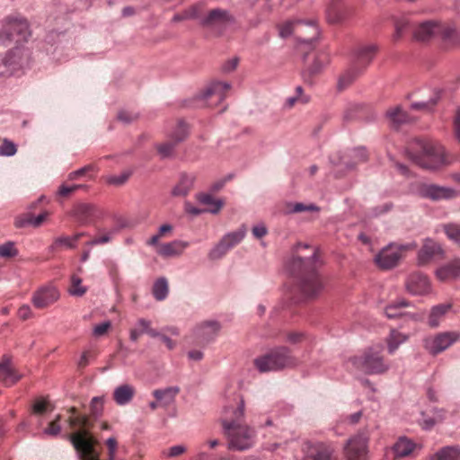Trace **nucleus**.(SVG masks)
Returning <instances> with one entry per match:
<instances>
[{
	"label": "nucleus",
	"instance_id": "393cba45",
	"mask_svg": "<svg viewBox=\"0 0 460 460\" xmlns=\"http://www.w3.org/2000/svg\"><path fill=\"white\" fill-rule=\"evenodd\" d=\"M440 30V23L433 21L424 22L415 30L414 37L418 40L426 41L437 35Z\"/></svg>",
	"mask_w": 460,
	"mask_h": 460
},
{
	"label": "nucleus",
	"instance_id": "e2e57ef3",
	"mask_svg": "<svg viewBox=\"0 0 460 460\" xmlns=\"http://www.w3.org/2000/svg\"><path fill=\"white\" fill-rule=\"evenodd\" d=\"M61 420V416L58 415L54 420H52L49 426L45 429L44 432L47 435L57 436L60 432V425L59 421Z\"/></svg>",
	"mask_w": 460,
	"mask_h": 460
},
{
	"label": "nucleus",
	"instance_id": "6e6d98bb",
	"mask_svg": "<svg viewBox=\"0 0 460 460\" xmlns=\"http://www.w3.org/2000/svg\"><path fill=\"white\" fill-rule=\"evenodd\" d=\"M395 31L393 35V39L394 40H399L404 31L408 29V26H409V21L406 19V18H402V19H399L395 22Z\"/></svg>",
	"mask_w": 460,
	"mask_h": 460
},
{
	"label": "nucleus",
	"instance_id": "c03bdc74",
	"mask_svg": "<svg viewBox=\"0 0 460 460\" xmlns=\"http://www.w3.org/2000/svg\"><path fill=\"white\" fill-rule=\"evenodd\" d=\"M153 294L156 300H164L168 295V283L164 278L158 279L153 287Z\"/></svg>",
	"mask_w": 460,
	"mask_h": 460
},
{
	"label": "nucleus",
	"instance_id": "c85d7f7f",
	"mask_svg": "<svg viewBox=\"0 0 460 460\" xmlns=\"http://www.w3.org/2000/svg\"><path fill=\"white\" fill-rule=\"evenodd\" d=\"M194 180L195 177L191 174H181L179 181L172 190V195L174 197L187 196L193 187Z\"/></svg>",
	"mask_w": 460,
	"mask_h": 460
},
{
	"label": "nucleus",
	"instance_id": "052dcab7",
	"mask_svg": "<svg viewBox=\"0 0 460 460\" xmlns=\"http://www.w3.org/2000/svg\"><path fill=\"white\" fill-rule=\"evenodd\" d=\"M131 173H132L131 171H124L118 176L113 175V176L109 177L108 182L110 184L117 185V186L122 185L128 180Z\"/></svg>",
	"mask_w": 460,
	"mask_h": 460
},
{
	"label": "nucleus",
	"instance_id": "6ab92c4d",
	"mask_svg": "<svg viewBox=\"0 0 460 460\" xmlns=\"http://www.w3.org/2000/svg\"><path fill=\"white\" fill-rule=\"evenodd\" d=\"M329 56L325 52H319L314 56V61L303 72L305 83L313 84L314 76L318 75L329 63Z\"/></svg>",
	"mask_w": 460,
	"mask_h": 460
},
{
	"label": "nucleus",
	"instance_id": "864d4df0",
	"mask_svg": "<svg viewBox=\"0 0 460 460\" xmlns=\"http://www.w3.org/2000/svg\"><path fill=\"white\" fill-rule=\"evenodd\" d=\"M187 135H188L187 125L184 122L181 121V122H179L177 128L172 134L170 139H172V141L175 142V144L178 145L180 142L183 141L187 137Z\"/></svg>",
	"mask_w": 460,
	"mask_h": 460
},
{
	"label": "nucleus",
	"instance_id": "f8f14e48",
	"mask_svg": "<svg viewBox=\"0 0 460 460\" xmlns=\"http://www.w3.org/2000/svg\"><path fill=\"white\" fill-rule=\"evenodd\" d=\"M459 339L460 334L456 332H444L427 337L423 341V346L430 354L437 355L448 349Z\"/></svg>",
	"mask_w": 460,
	"mask_h": 460
},
{
	"label": "nucleus",
	"instance_id": "49530a36",
	"mask_svg": "<svg viewBox=\"0 0 460 460\" xmlns=\"http://www.w3.org/2000/svg\"><path fill=\"white\" fill-rule=\"evenodd\" d=\"M88 234L86 232H81L75 234L74 236H60L55 240L54 245H65L67 248H75V242H77L81 237L86 236Z\"/></svg>",
	"mask_w": 460,
	"mask_h": 460
},
{
	"label": "nucleus",
	"instance_id": "8fccbe9b",
	"mask_svg": "<svg viewBox=\"0 0 460 460\" xmlns=\"http://www.w3.org/2000/svg\"><path fill=\"white\" fill-rule=\"evenodd\" d=\"M229 251L226 244L222 240L209 252L208 258L212 261L219 260L223 258Z\"/></svg>",
	"mask_w": 460,
	"mask_h": 460
},
{
	"label": "nucleus",
	"instance_id": "e433bc0d",
	"mask_svg": "<svg viewBox=\"0 0 460 460\" xmlns=\"http://www.w3.org/2000/svg\"><path fill=\"white\" fill-rule=\"evenodd\" d=\"M409 336L397 330H392L386 339L387 349L390 354H394L399 346L408 340Z\"/></svg>",
	"mask_w": 460,
	"mask_h": 460
},
{
	"label": "nucleus",
	"instance_id": "f704fd0d",
	"mask_svg": "<svg viewBox=\"0 0 460 460\" xmlns=\"http://www.w3.org/2000/svg\"><path fill=\"white\" fill-rule=\"evenodd\" d=\"M429 460H460V447H445L432 455Z\"/></svg>",
	"mask_w": 460,
	"mask_h": 460
},
{
	"label": "nucleus",
	"instance_id": "473e14b6",
	"mask_svg": "<svg viewBox=\"0 0 460 460\" xmlns=\"http://www.w3.org/2000/svg\"><path fill=\"white\" fill-rule=\"evenodd\" d=\"M179 391L178 387L157 389L153 392V395L160 402L161 407H167L174 402Z\"/></svg>",
	"mask_w": 460,
	"mask_h": 460
},
{
	"label": "nucleus",
	"instance_id": "79ce46f5",
	"mask_svg": "<svg viewBox=\"0 0 460 460\" xmlns=\"http://www.w3.org/2000/svg\"><path fill=\"white\" fill-rule=\"evenodd\" d=\"M285 211L288 214L301 213V212H319L320 211V208L317 207L314 204H304V203H300V202H296V203L289 202V203H287Z\"/></svg>",
	"mask_w": 460,
	"mask_h": 460
},
{
	"label": "nucleus",
	"instance_id": "680f3d73",
	"mask_svg": "<svg viewBox=\"0 0 460 460\" xmlns=\"http://www.w3.org/2000/svg\"><path fill=\"white\" fill-rule=\"evenodd\" d=\"M33 219L34 216L31 213L22 214L15 219V226L17 227L33 226Z\"/></svg>",
	"mask_w": 460,
	"mask_h": 460
},
{
	"label": "nucleus",
	"instance_id": "b1692460",
	"mask_svg": "<svg viewBox=\"0 0 460 460\" xmlns=\"http://www.w3.org/2000/svg\"><path fill=\"white\" fill-rule=\"evenodd\" d=\"M452 303L439 304L431 307L428 324L430 328H437L445 320L447 314L452 309Z\"/></svg>",
	"mask_w": 460,
	"mask_h": 460
},
{
	"label": "nucleus",
	"instance_id": "13d9d810",
	"mask_svg": "<svg viewBox=\"0 0 460 460\" xmlns=\"http://www.w3.org/2000/svg\"><path fill=\"white\" fill-rule=\"evenodd\" d=\"M17 250L14 247V243L8 242L0 245V257L3 258H13L17 254Z\"/></svg>",
	"mask_w": 460,
	"mask_h": 460
},
{
	"label": "nucleus",
	"instance_id": "c756f323",
	"mask_svg": "<svg viewBox=\"0 0 460 460\" xmlns=\"http://www.w3.org/2000/svg\"><path fill=\"white\" fill-rule=\"evenodd\" d=\"M386 117L392 127L399 128L403 124H407L411 121V117L403 111L400 106L391 108L386 111Z\"/></svg>",
	"mask_w": 460,
	"mask_h": 460
},
{
	"label": "nucleus",
	"instance_id": "09e8293b",
	"mask_svg": "<svg viewBox=\"0 0 460 460\" xmlns=\"http://www.w3.org/2000/svg\"><path fill=\"white\" fill-rule=\"evenodd\" d=\"M86 291H87L86 287L82 285V279L79 277L73 275L71 277V285L69 287V293L72 296H82L83 295H84L86 293Z\"/></svg>",
	"mask_w": 460,
	"mask_h": 460
},
{
	"label": "nucleus",
	"instance_id": "bf43d9fd",
	"mask_svg": "<svg viewBox=\"0 0 460 460\" xmlns=\"http://www.w3.org/2000/svg\"><path fill=\"white\" fill-rule=\"evenodd\" d=\"M84 188H86V186L81 184H74L71 186L62 184L58 189V194L61 197L66 198L69 197L75 190Z\"/></svg>",
	"mask_w": 460,
	"mask_h": 460
},
{
	"label": "nucleus",
	"instance_id": "0e129e2a",
	"mask_svg": "<svg viewBox=\"0 0 460 460\" xmlns=\"http://www.w3.org/2000/svg\"><path fill=\"white\" fill-rule=\"evenodd\" d=\"M305 334L300 332H289L286 334V341L291 344H296L304 341Z\"/></svg>",
	"mask_w": 460,
	"mask_h": 460
},
{
	"label": "nucleus",
	"instance_id": "a211bd4d",
	"mask_svg": "<svg viewBox=\"0 0 460 460\" xmlns=\"http://www.w3.org/2000/svg\"><path fill=\"white\" fill-rule=\"evenodd\" d=\"M22 378L15 370L9 357L4 356L0 361V382L5 386H12Z\"/></svg>",
	"mask_w": 460,
	"mask_h": 460
},
{
	"label": "nucleus",
	"instance_id": "a19ab883",
	"mask_svg": "<svg viewBox=\"0 0 460 460\" xmlns=\"http://www.w3.org/2000/svg\"><path fill=\"white\" fill-rule=\"evenodd\" d=\"M246 234V228L244 226H242L239 229L234 232H231L226 234L221 239L222 242L226 244L229 250L236 246L238 243L242 242Z\"/></svg>",
	"mask_w": 460,
	"mask_h": 460
},
{
	"label": "nucleus",
	"instance_id": "2f4dec72",
	"mask_svg": "<svg viewBox=\"0 0 460 460\" xmlns=\"http://www.w3.org/2000/svg\"><path fill=\"white\" fill-rule=\"evenodd\" d=\"M136 390L130 385H122L118 386L113 392V399L119 405H125L131 402Z\"/></svg>",
	"mask_w": 460,
	"mask_h": 460
},
{
	"label": "nucleus",
	"instance_id": "a18cd8bd",
	"mask_svg": "<svg viewBox=\"0 0 460 460\" xmlns=\"http://www.w3.org/2000/svg\"><path fill=\"white\" fill-rule=\"evenodd\" d=\"M438 34H440L444 40L448 41L452 45H456L459 42L458 34L452 26L441 24V30L438 31Z\"/></svg>",
	"mask_w": 460,
	"mask_h": 460
},
{
	"label": "nucleus",
	"instance_id": "bb28decb",
	"mask_svg": "<svg viewBox=\"0 0 460 460\" xmlns=\"http://www.w3.org/2000/svg\"><path fill=\"white\" fill-rule=\"evenodd\" d=\"M231 85L227 83L214 82L206 90L204 98L209 100L216 98L217 102H221L226 96V93L230 90Z\"/></svg>",
	"mask_w": 460,
	"mask_h": 460
},
{
	"label": "nucleus",
	"instance_id": "cd10ccee",
	"mask_svg": "<svg viewBox=\"0 0 460 460\" xmlns=\"http://www.w3.org/2000/svg\"><path fill=\"white\" fill-rule=\"evenodd\" d=\"M144 333L153 338H156L159 335V332L151 327L150 321L140 318L137 320V327L130 330V340L132 341H137Z\"/></svg>",
	"mask_w": 460,
	"mask_h": 460
},
{
	"label": "nucleus",
	"instance_id": "f03ea898",
	"mask_svg": "<svg viewBox=\"0 0 460 460\" xmlns=\"http://www.w3.org/2000/svg\"><path fill=\"white\" fill-rule=\"evenodd\" d=\"M308 248L306 244H298L287 262V269L303 296L314 297L323 289V282L314 266L317 258L316 251L312 249V254L305 258L298 253L299 249Z\"/></svg>",
	"mask_w": 460,
	"mask_h": 460
},
{
	"label": "nucleus",
	"instance_id": "4c0bfd02",
	"mask_svg": "<svg viewBox=\"0 0 460 460\" xmlns=\"http://www.w3.org/2000/svg\"><path fill=\"white\" fill-rule=\"evenodd\" d=\"M361 70L359 68L356 67L353 65V67L349 68V70L345 71L338 80L337 87L340 91L345 90L347 87H349L359 75Z\"/></svg>",
	"mask_w": 460,
	"mask_h": 460
},
{
	"label": "nucleus",
	"instance_id": "dca6fc26",
	"mask_svg": "<svg viewBox=\"0 0 460 460\" xmlns=\"http://www.w3.org/2000/svg\"><path fill=\"white\" fill-rule=\"evenodd\" d=\"M406 288L411 294L426 295L429 293L431 285L426 275L421 272H413L407 279Z\"/></svg>",
	"mask_w": 460,
	"mask_h": 460
},
{
	"label": "nucleus",
	"instance_id": "a878e982",
	"mask_svg": "<svg viewBox=\"0 0 460 460\" xmlns=\"http://www.w3.org/2000/svg\"><path fill=\"white\" fill-rule=\"evenodd\" d=\"M189 246L188 242L174 240L157 246L156 252L163 257L178 256Z\"/></svg>",
	"mask_w": 460,
	"mask_h": 460
},
{
	"label": "nucleus",
	"instance_id": "39448f33",
	"mask_svg": "<svg viewBox=\"0 0 460 460\" xmlns=\"http://www.w3.org/2000/svg\"><path fill=\"white\" fill-rule=\"evenodd\" d=\"M254 366L260 372L279 371L296 365V359L287 347L275 348L254 359Z\"/></svg>",
	"mask_w": 460,
	"mask_h": 460
},
{
	"label": "nucleus",
	"instance_id": "5701e85b",
	"mask_svg": "<svg viewBox=\"0 0 460 460\" xmlns=\"http://www.w3.org/2000/svg\"><path fill=\"white\" fill-rule=\"evenodd\" d=\"M441 252V247L431 239H426L418 252V264L426 265L432 258Z\"/></svg>",
	"mask_w": 460,
	"mask_h": 460
},
{
	"label": "nucleus",
	"instance_id": "774afa93",
	"mask_svg": "<svg viewBox=\"0 0 460 460\" xmlns=\"http://www.w3.org/2000/svg\"><path fill=\"white\" fill-rule=\"evenodd\" d=\"M106 446L108 447V456L109 460L115 459V454L118 447V443L115 438H110L106 441Z\"/></svg>",
	"mask_w": 460,
	"mask_h": 460
},
{
	"label": "nucleus",
	"instance_id": "2eb2a0df",
	"mask_svg": "<svg viewBox=\"0 0 460 460\" xmlns=\"http://www.w3.org/2000/svg\"><path fill=\"white\" fill-rule=\"evenodd\" d=\"M221 325L218 322L214 320H208L199 323L194 331V337L199 343H208L215 340L217 336Z\"/></svg>",
	"mask_w": 460,
	"mask_h": 460
},
{
	"label": "nucleus",
	"instance_id": "ddd939ff",
	"mask_svg": "<svg viewBox=\"0 0 460 460\" xmlns=\"http://www.w3.org/2000/svg\"><path fill=\"white\" fill-rule=\"evenodd\" d=\"M102 215V212L101 208L91 203H78L72 210V216L82 226L93 224L96 219L100 218Z\"/></svg>",
	"mask_w": 460,
	"mask_h": 460
},
{
	"label": "nucleus",
	"instance_id": "9d476101",
	"mask_svg": "<svg viewBox=\"0 0 460 460\" xmlns=\"http://www.w3.org/2000/svg\"><path fill=\"white\" fill-rule=\"evenodd\" d=\"M17 36L16 41L27 40L31 35L28 22L18 16L7 18L6 23L0 31V39L3 40H12Z\"/></svg>",
	"mask_w": 460,
	"mask_h": 460
},
{
	"label": "nucleus",
	"instance_id": "aec40b11",
	"mask_svg": "<svg viewBox=\"0 0 460 460\" xmlns=\"http://www.w3.org/2000/svg\"><path fill=\"white\" fill-rule=\"evenodd\" d=\"M234 21L233 16L226 10L216 8L208 12L207 15L201 19V25L207 27L226 25Z\"/></svg>",
	"mask_w": 460,
	"mask_h": 460
},
{
	"label": "nucleus",
	"instance_id": "412c9836",
	"mask_svg": "<svg viewBox=\"0 0 460 460\" xmlns=\"http://www.w3.org/2000/svg\"><path fill=\"white\" fill-rule=\"evenodd\" d=\"M204 4L201 3L194 4L186 9L182 10L175 13L172 19L174 22L188 21V20H197L199 21L201 24V19L204 18Z\"/></svg>",
	"mask_w": 460,
	"mask_h": 460
},
{
	"label": "nucleus",
	"instance_id": "4d7b16f0",
	"mask_svg": "<svg viewBox=\"0 0 460 460\" xmlns=\"http://www.w3.org/2000/svg\"><path fill=\"white\" fill-rule=\"evenodd\" d=\"M104 398L103 397H93L91 401L90 409L92 416L99 417L103 409Z\"/></svg>",
	"mask_w": 460,
	"mask_h": 460
},
{
	"label": "nucleus",
	"instance_id": "9b49d317",
	"mask_svg": "<svg viewBox=\"0 0 460 460\" xmlns=\"http://www.w3.org/2000/svg\"><path fill=\"white\" fill-rule=\"evenodd\" d=\"M302 460H337L335 449L332 444L306 441L302 447Z\"/></svg>",
	"mask_w": 460,
	"mask_h": 460
},
{
	"label": "nucleus",
	"instance_id": "1a4fd4ad",
	"mask_svg": "<svg viewBox=\"0 0 460 460\" xmlns=\"http://www.w3.org/2000/svg\"><path fill=\"white\" fill-rule=\"evenodd\" d=\"M369 434L367 431H360L350 438L345 447L344 453L347 460H367L368 454Z\"/></svg>",
	"mask_w": 460,
	"mask_h": 460
},
{
	"label": "nucleus",
	"instance_id": "20e7f679",
	"mask_svg": "<svg viewBox=\"0 0 460 460\" xmlns=\"http://www.w3.org/2000/svg\"><path fill=\"white\" fill-rule=\"evenodd\" d=\"M68 411L71 414L67 420L70 428L81 429L69 435V439L79 454L80 460H99V455L94 448L96 441L87 430L90 427L89 418L86 415H76L75 407H71Z\"/></svg>",
	"mask_w": 460,
	"mask_h": 460
},
{
	"label": "nucleus",
	"instance_id": "7ed1b4c3",
	"mask_svg": "<svg viewBox=\"0 0 460 460\" xmlns=\"http://www.w3.org/2000/svg\"><path fill=\"white\" fill-rule=\"evenodd\" d=\"M409 158L418 166L436 170L451 163L444 147L430 138H416L408 147Z\"/></svg>",
	"mask_w": 460,
	"mask_h": 460
},
{
	"label": "nucleus",
	"instance_id": "c9c22d12",
	"mask_svg": "<svg viewBox=\"0 0 460 460\" xmlns=\"http://www.w3.org/2000/svg\"><path fill=\"white\" fill-rule=\"evenodd\" d=\"M409 306V303L404 299H399L392 302L385 307V314L389 319H394L405 314L403 309Z\"/></svg>",
	"mask_w": 460,
	"mask_h": 460
},
{
	"label": "nucleus",
	"instance_id": "4468645a",
	"mask_svg": "<svg viewBox=\"0 0 460 460\" xmlns=\"http://www.w3.org/2000/svg\"><path fill=\"white\" fill-rule=\"evenodd\" d=\"M418 193L422 198L435 201L453 199L457 195V192L454 189L428 183L420 184Z\"/></svg>",
	"mask_w": 460,
	"mask_h": 460
},
{
	"label": "nucleus",
	"instance_id": "72a5a7b5",
	"mask_svg": "<svg viewBox=\"0 0 460 460\" xmlns=\"http://www.w3.org/2000/svg\"><path fill=\"white\" fill-rule=\"evenodd\" d=\"M197 199L203 205L208 206L204 211L213 214L218 213L224 206V201L215 199L212 195L207 193H199L197 195Z\"/></svg>",
	"mask_w": 460,
	"mask_h": 460
},
{
	"label": "nucleus",
	"instance_id": "69168bd1",
	"mask_svg": "<svg viewBox=\"0 0 460 460\" xmlns=\"http://www.w3.org/2000/svg\"><path fill=\"white\" fill-rule=\"evenodd\" d=\"M94 166L93 164H88L79 170L72 172L68 174V180L73 181L79 177L85 175L86 172L93 171Z\"/></svg>",
	"mask_w": 460,
	"mask_h": 460
},
{
	"label": "nucleus",
	"instance_id": "3c124183",
	"mask_svg": "<svg viewBox=\"0 0 460 460\" xmlns=\"http://www.w3.org/2000/svg\"><path fill=\"white\" fill-rule=\"evenodd\" d=\"M176 145L177 144H175L174 141L169 139L164 143L157 145L156 149L162 158H166L172 155L173 149L176 146Z\"/></svg>",
	"mask_w": 460,
	"mask_h": 460
},
{
	"label": "nucleus",
	"instance_id": "f257e3e1",
	"mask_svg": "<svg viewBox=\"0 0 460 460\" xmlns=\"http://www.w3.org/2000/svg\"><path fill=\"white\" fill-rule=\"evenodd\" d=\"M221 424L231 449L243 451L253 446L255 433L244 422V402L240 396L224 407Z\"/></svg>",
	"mask_w": 460,
	"mask_h": 460
},
{
	"label": "nucleus",
	"instance_id": "0eeeda50",
	"mask_svg": "<svg viewBox=\"0 0 460 460\" xmlns=\"http://www.w3.org/2000/svg\"><path fill=\"white\" fill-rule=\"evenodd\" d=\"M416 248L415 243H392L383 248L375 257V263L382 270H390L399 263L407 251Z\"/></svg>",
	"mask_w": 460,
	"mask_h": 460
},
{
	"label": "nucleus",
	"instance_id": "37998d69",
	"mask_svg": "<svg viewBox=\"0 0 460 460\" xmlns=\"http://www.w3.org/2000/svg\"><path fill=\"white\" fill-rule=\"evenodd\" d=\"M116 233L117 229L115 228L109 231L100 230L94 238L91 239L86 243V245L94 246L108 243L112 240Z\"/></svg>",
	"mask_w": 460,
	"mask_h": 460
},
{
	"label": "nucleus",
	"instance_id": "4be33fe9",
	"mask_svg": "<svg viewBox=\"0 0 460 460\" xmlns=\"http://www.w3.org/2000/svg\"><path fill=\"white\" fill-rule=\"evenodd\" d=\"M438 279L448 281L460 277V259H454L436 270Z\"/></svg>",
	"mask_w": 460,
	"mask_h": 460
},
{
	"label": "nucleus",
	"instance_id": "58836bf2",
	"mask_svg": "<svg viewBox=\"0 0 460 460\" xmlns=\"http://www.w3.org/2000/svg\"><path fill=\"white\" fill-rule=\"evenodd\" d=\"M343 18L341 0H330L327 7V19L329 22L336 23Z\"/></svg>",
	"mask_w": 460,
	"mask_h": 460
},
{
	"label": "nucleus",
	"instance_id": "de8ad7c7",
	"mask_svg": "<svg viewBox=\"0 0 460 460\" xmlns=\"http://www.w3.org/2000/svg\"><path fill=\"white\" fill-rule=\"evenodd\" d=\"M443 228L447 238L460 245V225L450 223L444 225Z\"/></svg>",
	"mask_w": 460,
	"mask_h": 460
},
{
	"label": "nucleus",
	"instance_id": "f3484780",
	"mask_svg": "<svg viewBox=\"0 0 460 460\" xmlns=\"http://www.w3.org/2000/svg\"><path fill=\"white\" fill-rule=\"evenodd\" d=\"M59 297V293L54 287H43L38 289L33 296L32 303L35 307L42 309L55 303Z\"/></svg>",
	"mask_w": 460,
	"mask_h": 460
},
{
	"label": "nucleus",
	"instance_id": "338daca9",
	"mask_svg": "<svg viewBox=\"0 0 460 460\" xmlns=\"http://www.w3.org/2000/svg\"><path fill=\"white\" fill-rule=\"evenodd\" d=\"M185 447L177 445L170 447L167 452L164 451L163 454L168 457H176L185 453Z\"/></svg>",
	"mask_w": 460,
	"mask_h": 460
},
{
	"label": "nucleus",
	"instance_id": "6e6552de",
	"mask_svg": "<svg viewBox=\"0 0 460 460\" xmlns=\"http://www.w3.org/2000/svg\"><path fill=\"white\" fill-rule=\"evenodd\" d=\"M293 33L304 42L311 43L318 35V28L314 22L305 23L302 21L287 22L279 28V35L282 38Z\"/></svg>",
	"mask_w": 460,
	"mask_h": 460
},
{
	"label": "nucleus",
	"instance_id": "ea45409f",
	"mask_svg": "<svg viewBox=\"0 0 460 460\" xmlns=\"http://www.w3.org/2000/svg\"><path fill=\"white\" fill-rule=\"evenodd\" d=\"M414 447L415 444L411 440L406 438H401L394 444L393 449L395 456L404 457L409 456L413 451Z\"/></svg>",
	"mask_w": 460,
	"mask_h": 460
},
{
	"label": "nucleus",
	"instance_id": "7c9ffc66",
	"mask_svg": "<svg viewBox=\"0 0 460 460\" xmlns=\"http://www.w3.org/2000/svg\"><path fill=\"white\" fill-rule=\"evenodd\" d=\"M376 52V48L374 45L360 47L357 51L354 66L361 70L371 62Z\"/></svg>",
	"mask_w": 460,
	"mask_h": 460
},
{
	"label": "nucleus",
	"instance_id": "423d86ee",
	"mask_svg": "<svg viewBox=\"0 0 460 460\" xmlns=\"http://www.w3.org/2000/svg\"><path fill=\"white\" fill-rule=\"evenodd\" d=\"M352 366L367 375L383 374L388 369L382 356V347L369 348L349 359Z\"/></svg>",
	"mask_w": 460,
	"mask_h": 460
},
{
	"label": "nucleus",
	"instance_id": "603ef678",
	"mask_svg": "<svg viewBox=\"0 0 460 460\" xmlns=\"http://www.w3.org/2000/svg\"><path fill=\"white\" fill-rule=\"evenodd\" d=\"M1 141L2 143L0 145V156H12L16 154L17 146L13 142L10 141L7 138H4Z\"/></svg>",
	"mask_w": 460,
	"mask_h": 460
},
{
	"label": "nucleus",
	"instance_id": "5fc2aeb1",
	"mask_svg": "<svg viewBox=\"0 0 460 460\" xmlns=\"http://www.w3.org/2000/svg\"><path fill=\"white\" fill-rule=\"evenodd\" d=\"M309 96L304 94L303 88L301 86H297L296 88V96L288 98L287 104L288 107H293L297 102L305 104L309 102Z\"/></svg>",
	"mask_w": 460,
	"mask_h": 460
}]
</instances>
